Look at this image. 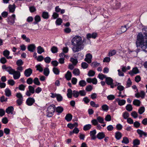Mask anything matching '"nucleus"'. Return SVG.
<instances>
[{"mask_svg":"<svg viewBox=\"0 0 147 147\" xmlns=\"http://www.w3.org/2000/svg\"><path fill=\"white\" fill-rule=\"evenodd\" d=\"M133 123L134 127L136 128L139 127L140 124V123L138 121L134 122Z\"/></svg>","mask_w":147,"mask_h":147,"instance_id":"nucleus-63","label":"nucleus"},{"mask_svg":"<svg viewBox=\"0 0 147 147\" xmlns=\"http://www.w3.org/2000/svg\"><path fill=\"white\" fill-rule=\"evenodd\" d=\"M28 89L29 91L32 94H34L35 92L34 88L31 86H28Z\"/></svg>","mask_w":147,"mask_h":147,"instance_id":"nucleus-42","label":"nucleus"},{"mask_svg":"<svg viewBox=\"0 0 147 147\" xmlns=\"http://www.w3.org/2000/svg\"><path fill=\"white\" fill-rule=\"evenodd\" d=\"M57 47H55V46H53L51 48V51L53 53H56L57 52Z\"/></svg>","mask_w":147,"mask_h":147,"instance_id":"nucleus-51","label":"nucleus"},{"mask_svg":"<svg viewBox=\"0 0 147 147\" xmlns=\"http://www.w3.org/2000/svg\"><path fill=\"white\" fill-rule=\"evenodd\" d=\"M23 61L21 59H19L16 62V64L18 66H20L22 65L23 64Z\"/></svg>","mask_w":147,"mask_h":147,"instance_id":"nucleus-58","label":"nucleus"},{"mask_svg":"<svg viewBox=\"0 0 147 147\" xmlns=\"http://www.w3.org/2000/svg\"><path fill=\"white\" fill-rule=\"evenodd\" d=\"M129 141L128 138L126 137H125L123 138V140L121 142L125 144H127L129 143Z\"/></svg>","mask_w":147,"mask_h":147,"instance_id":"nucleus-33","label":"nucleus"},{"mask_svg":"<svg viewBox=\"0 0 147 147\" xmlns=\"http://www.w3.org/2000/svg\"><path fill=\"white\" fill-rule=\"evenodd\" d=\"M139 73V71L137 67H134L133 68L132 70L129 71L128 73L130 75L133 76L134 74H136Z\"/></svg>","mask_w":147,"mask_h":147,"instance_id":"nucleus-8","label":"nucleus"},{"mask_svg":"<svg viewBox=\"0 0 147 147\" xmlns=\"http://www.w3.org/2000/svg\"><path fill=\"white\" fill-rule=\"evenodd\" d=\"M127 30V26L126 25L124 26H121V28L119 30V33H122L125 32Z\"/></svg>","mask_w":147,"mask_h":147,"instance_id":"nucleus-25","label":"nucleus"},{"mask_svg":"<svg viewBox=\"0 0 147 147\" xmlns=\"http://www.w3.org/2000/svg\"><path fill=\"white\" fill-rule=\"evenodd\" d=\"M72 75L71 72L69 71H68L67 73L65 74V77L67 80H71Z\"/></svg>","mask_w":147,"mask_h":147,"instance_id":"nucleus-18","label":"nucleus"},{"mask_svg":"<svg viewBox=\"0 0 147 147\" xmlns=\"http://www.w3.org/2000/svg\"><path fill=\"white\" fill-rule=\"evenodd\" d=\"M97 119L99 123H105L104 122V119L103 118L100 116H99L97 117Z\"/></svg>","mask_w":147,"mask_h":147,"instance_id":"nucleus-43","label":"nucleus"},{"mask_svg":"<svg viewBox=\"0 0 147 147\" xmlns=\"http://www.w3.org/2000/svg\"><path fill=\"white\" fill-rule=\"evenodd\" d=\"M21 37L22 38V39L24 40L26 42H30V39L29 38L27 37L26 35H25V34L22 35Z\"/></svg>","mask_w":147,"mask_h":147,"instance_id":"nucleus-34","label":"nucleus"},{"mask_svg":"<svg viewBox=\"0 0 147 147\" xmlns=\"http://www.w3.org/2000/svg\"><path fill=\"white\" fill-rule=\"evenodd\" d=\"M132 84V82L130 79L129 78L127 82L126 87L127 88L130 87Z\"/></svg>","mask_w":147,"mask_h":147,"instance_id":"nucleus-54","label":"nucleus"},{"mask_svg":"<svg viewBox=\"0 0 147 147\" xmlns=\"http://www.w3.org/2000/svg\"><path fill=\"white\" fill-rule=\"evenodd\" d=\"M53 71L55 74L56 75L59 74V71L58 69L56 67H54L53 69Z\"/></svg>","mask_w":147,"mask_h":147,"instance_id":"nucleus-57","label":"nucleus"},{"mask_svg":"<svg viewBox=\"0 0 147 147\" xmlns=\"http://www.w3.org/2000/svg\"><path fill=\"white\" fill-rule=\"evenodd\" d=\"M121 5L120 2L117 1L114 3L113 5L114 8L117 9L119 8L120 7Z\"/></svg>","mask_w":147,"mask_h":147,"instance_id":"nucleus-26","label":"nucleus"},{"mask_svg":"<svg viewBox=\"0 0 147 147\" xmlns=\"http://www.w3.org/2000/svg\"><path fill=\"white\" fill-rule=\"evenodd\" d=\"M36 48V47L34 44H31L28 45L27 49L29 51L33 52L34 50Z\"/></svg>","mask_w":147,"mask_h":147,"instance_id":"nucleus-12","label":"nucleus"},{"mask_svg":"<svg viewBox=\"0 0 147 147\" xmlns=\"http://www.w3.org/2000/svg\"><path fill=\"white\" fill-rule=\"evenodd\" d=\"M3 69H5L6 71L8 72L9 74H12L13 73L15 70L10 66L6 67L5 65H3L2 67Z\"/></svg>","mask_w":147,"mask_h":147,"instance_id":"nucleus-4","label":"nucleus"},{"mask_svg":"<svg viewBox=\"0 0 147 147\" xmlns=\"http://www.w3.org/2000/svg\"><path fill=\"white\" fill-rule=\"evenodd\" d=\"M35 21L33 22L34 24H36L41 21V18L38 15H36L34 18Z\"/></svg>","mask_w":147,"mask_h":147,"instance_id":"nucleus-15","label":"nucleus"},{"mask_svg":"<svg viewBox=\"0 0 147 147\" xmlns=\"http://www.w3.org/2000/svg\"><path fill=\"white\" fill-rule=\"evenodd\" d=\"M55 110V105L52 104L49 106L47 108V116L49 117H52Z\"/></svg>","mask_w":147,"mask_h":147,"instance_id":"nucleus-3","label":"nucleus"},{"mask_svg":"<svg viewBox=\"0 0 147 147\" xmlns=\"http://www.w3.org/2000/svg\"><path fill=\"white\" fill-rule=\"evenodd\" d=\"M79 95V92L74 90L73 91V96L75 98L78 97Z\"/></svg>","mask_w":147,"mask_h":147,"instance_id":"nucleus-41","label":"nucleus"},{"mask_svg":"<svg viewBox=\"0 0 147 147\" xmlns=\"http://www.w3.org/2000/svg\"><path fill=\"white\" fill-rule=\"evenodd\" d=\"M23 101V98H19L17 100L16 102H17V103L18 104V105H20L22 104V102Z\"/></svg>","mask_w":147,"mask_h":147,"instance_id":"nucleus-62","label":"nucleus"},{"mask_svg":"<svg viewBox=\"0 0 147 147\" xmlns=\"http://www.w3.org/2000/svg\"><path fill=\"white\" fill-rule=\"evenodd\" d=\"M86 82L84 80H82L80 81L79 83V85L81 87H84L86 84Z\"/></svg>","mask_w":147,"mask_h":147,"instance_id":"nucleus-32","label":"nucleus"},{"mask_svg":"<svg viewBox=\"0 0 147 147\" xmlns=\"http://www.w3.org/2000/svg\"><path fill=\"white\" fill-rule=\"evenodd\" d=\"M117 101L118 102V105L120 106L124 105L126 102V101L123 99L120 100L119 99H117Z\"/></svg>","mask_w":147,"mask_h":147,"instance_id":"nucleus-19","label":"nucleus"},{"mask_svg":"<svg viewBox=\"0 0 147 147\" xmlns=\"http://www.w3.org/2000/svg\"><path fill=\"white\" fill-rule=\"evenodd\" d=\"M92 37V35L90 34H88L87 35V37H86V39H84L85 40V41L87 40L88 42H90V40L89 39V38H91Z\"/></svg>","mask_w":147,"mask_h":147,"instance_id":"nucleus-55","label":"nucleus"},{"mask_svg":"<svg viewBox=\"0 0 147 147\" xmlns=\"http://www.w3.org/2000/svg\"><path fill=\"white\" fill-rule=\"evenodd\" d=\"M126 109L128 111H130L132 110L133 108L131 105L128 104L126 106Z\"/></svg>","mask_w":147,"mask_h":147,"instance_id":"nucleus-38","label":"nucleus"},{"mask_svg":"<svg viewBox=\"0 0 147 147\" xmlns=\"http://www.w3.org/2000/svg\"><path fill=\"white\" fill-rule=\"evenodd\" d=\"M135 96L137 98L141 97L142 98H144L145 96V93L143 90H141L140 92H138L135 94Z\"/></svg>","mask_w":147,"mask_h":147,"instance_id":"nucleus-7","label":"nucleus"},{"mask_svg":"<svg viewBox=\"0 0 147 147\" xmlns=\"http://www.w3.org/2000/svg\"><path fill=\"white\" fill-rule=\"evenodd\" d=\"M56 98L58 102L61 101L63 99V97L62 96H61V95L60 94H57L56 97Z\"/></svg>","mask_w":147,"mask_h":147,"instance_id":"nucleus-56","label":"nucleus"},{"mask_svg":"<svg viewBox=\"0 0 147 147\" xmlns=\"http://www.w3.org/2000/svg\"><path fill=\"white\" fill-rule=\"evenodd\" d=\"M131 115L134 118H136L138 117V114L135 111L132 112L131 113Z\"/></svg>","mask_w":147,"mask_h":147,"instance_id":"nucleus-49","label":"nucleus"},{"mask_svg":"<svg viewBox=\"0 0 147 147\" xmlns=\"http://www.w3.org/2000/svg\"><path fill=\"white\" fill-rule=\"evenodd\" d=\"M115 138L117 140H119L122 137V134L119 131H117L115 133Z\"/></svg>","mask_w":147,"mask_h":147,"instance_id":"nucleus-14","label":"nucleus"},{"mask_svg":"<svg viewBox=\"0 0 147 147\" xmlns=\"http://www.w3.org/2000/svg\"><path fill=\"white\" fill-rule=\"evenodd\" d=\"M44 60L46 63H49L50 62L51 59L49 57H47L44 58Z\"/></svg>","mask_w":147,"mask_h":147,"instance_id":"nucleus-47","label":"nucleus"},{"mask_svg":"<svg viewBox=\"0 0 147 147\" xmlns=\"http://www.w3.org/2000/svg\"><path fill=\"white\" fill-rule=\"evenodd\" d=\"M136 44L137 47H141L143 51L146 49L147 47V32H144L143 34L142 33L138 34Z\"/></svg>","mask_w":147,"mask_h":147,"instance_id":"nucleus-1","label":"nucleus"},{"mask_svg":"<svg viewBox=\"0 0 147 147\" xmlns=\"http://www.w3.org/2000/svg\"><path fill=\"white\" fill-rule=\"evenodd\" d=\"M10 54L9 51L7 50H5L3 52V55L5 57H7L9 56Z\"/></svg>","mask_w":147,"mask_h":147,"instance_id":"nucleus-40","label":"nucleus"},{"mask_svg":"<svg viewBox=\"0 0 147 147\" xmlns=\"http://www.w3.org/2000/svg\"><path fill=\"white\" fill-rule=\"evenodd\" d=\"M123 118L125 119H126L127 118H128V117H129V114L128 113H127V112H125L124 113H123Z\"/></svg>","mask_w":147,"mask_h":147,"instance_id":"nucleus-52","label":"nucleus"},{"mask_svg":"<svg viewBox=\"0 0 147 147\" xmlns=\"http://www.w3.org/2000/svg\"><path fill=\"white\" fill-rule=\"evenodd\" d=\"M63 108L61 107H58L56 108L55 111L58 113H61L63 111Z\"/></svg>","mask_w":147,"mask_h":147,"instance_id":"nucleus-30","label":"nucleus"},{"mask_svg":"<svg viewBox=\"0 0 147 147\" xmlns=\"http://www.w3.org/2000/svg\"><path fill=\"white\" fill-rule=\"evenodd\" d=\"M78 126V124L76 122L74 124L69 123L67 124V127L71 129H72L75 126L77 127Z\"/></svg>","mask_w":147,"mask_h":147,"instance_id":"nucleus-24","label":"nucleus"},{"mask_svg":"<svg viewBox=\"0 0 147 147\" xmlns=\"http://www.w3.org/2000/svg\"><path fill=\"white\" fill-rule=\"evenodd\" d=\"M36 70H38L39 71L41 72L43 71V68H42L40 64L36 66Z\"/></svg>","mask_w":147,"mask_h":147,"instance_id":"nucleus-36","label":"nucleus"},{"mask_svg":"<svg viewBox=\"0 0 147 147\" xmlns=\"http://www.w3.org/2000/svg\"><path fill=\"white\" fill-rule=\"evenodd\" d=\"M72 116L69 113L67 114L65 117V119L67 121H69L72 119Z\"/></svg>","mask_w":147,"mask_h":147,"instance_id":"nucleus-22","label":"nucleus"},{"mask_svg":"<svg viewBox=\"0 0 147 147\" xmlns=\"http://www.w3.org/2000/svg\"><path fill=\"white\" fill-rule=\"evenodd\" d=\"M105 119L107 121H110L111 119V116L110 115H107L105 117Z\"/></svg>","mask_w":147,"mask_h":147,"instance_id":"nucleus-60","label":"nucleus"},{"mask_svg":"<svg viewBox=\"0 0 147 147\" xmlns=\"http://www.w3.org/2000/svg\"><path fill=\"white\" fill-rule=\"evenodd\" d=\"M73 73L75 75L78 76L80 74V71L79 69H75L73 71Z\"/></svg>","mask_w":147,"mask_h":147,"instance_id":"nucleus-44","label":"nucleus"},{"mask_svg":"<svg viewBox=\"0 0 147 147\" xmlns=\"http://www.w3.org/2000/svg\"><path fill=\"white\" fill-rule=\"evenodd\" d=\"M16 16L15 14H13L11 16L9 17L7 20L9 24L10 25H13L15 22Z\"/></svg>","mask_w":147,"mask_h":147,"instance_id":"nucleus-5","label":"nucleus"},{"mask_svg":"<svg viewBox=\"0 0 147 147\" xmlns=\"http://www.w3.org/2000/svg\"><path fill=\"white\" fill-rule=\"evenodd\" d=\"M12 74H13V78L15 80L19 79L21 76L20 73L19 71L15 70Z\"/></svg>","mask_w":147,"mask_h":147,"instance_id":"nucleus-10","label":"nucleus"},{"mask_svg":"<svg viewBox=\"0 0 147 147\" xmlns=\"http://www.w3.org/2000/svg\"><path fill=\"white\" fill-rule=\"evenodd\" d=\"M102 109L103 111H107L109 109V107L106 105H104L102 106Z\"/></svg>","mask_w":147,"mask_h":147,"instance_id":"nucleus-50","label":"nucleus"},{"mask_svg":"<svg viewBox=\"0 0 147 147\" xmlns=\"http://www.w3.org/2000/svg\"><path fill=\"white\" fill-rule=\"evenodd\" d=\"M137 132L138 134L139 135V137H142L143 136L146 137L147 135V134L146 133L140 129H137Z\"/></svg>","mask_w":147,"mask_h":147,"instance_id":"nucleus-11","label":"nucleus"},{"mask_svg":"<svg viewBox=\"0 0 147 147\" xmlns=\"http://www.w3.org/2000/svg\"><path fill=\"white\" fill-rule=\"evenodd\" d=\"M14 110L13 107L12 106L8 107L6 109L5 111L8 114L13 113V112Z\"/></svg>","mask_w":147,"mask_h":147,"instance_id":"nucleus-16","label":"nucleus"},{"mask_svg":"<svg viewBox=\"0 0 147 147\" xmlns=\"http://www.w3.org/2000/svg\"><path fill=\"white\" fill-rule=\"evenodd\" d=\"M35 100L33 98L29 97L28 98L26 101V104L29 106L32 105L35 102Z\"/></svg>","mask_w":147,"mask_h":147,"instance_id":"nucleus-6","label":"nucleus"},{"mask_svg":"<svg viewBox=\"0 0 147 147\" xmlns=\"http://www.w3.org/2000/svg\"><path fill=\"white\" fill-rule=\"evenodd\" d=\"M105 82L108 85L111 84L113 82V79L110 77H106Z\"/></svg>","mask_w":147,"mask_h":147,"instance_id":"nucleus-17","label":"nucleus"},{"mask_svg":"<svg viewBox=\"0 0 147 147\" xmlns=\"http://www.w3.org/2000/svg\"><path fill=\"white\" fill-rule=\"evenodd\" d=\"M5 92L6 95L7 96H9L11 95V92L9 88H6L5 90Z\"/></svg>","mask_w":147,"mask_h":147,"instance_id":"nucleus-35","label":"nucleus"},{"mask_svg":"<svg viewBox=\"0 0 147 147\" xmlns=\"http://www.w3.org/2000/svg\"><path fill=\"white\" fill-rule=\"evenodd\" d=\"M99 78L101 80H102L105 78H106V76L105 75L101 74H99L98 76Z\"/></svg>","mask_w":147,"mask_h":147,"instance_id":"nucleus-59","label":"nucleus"},{"mask_svg":"<svg viewBox=\"0 0 147 147\" xmlns=\"http://www.w3.org/2000/svg\"><path fill=\"white\" fill-rule=\"evenodd\" d=\"M32 73V71L31 69L29 68L25 70L24 72L25 76L26 77H29Z\"/></svg>","mask_w":147,"mask_h":147,"instance_id":"nucleus-9","label":"nucleus"},{"mask_svg":"<svg viewBox=\"0 0 147 147\" xmlns=\"http://www.w3.org/2000/svg\"><path fill=\"white\" fill-rule=\"evenodd\" d=\"M145 108L144 107H140L138 110V112L140 114H142L144 111Z\"/></svg>","mask_w":147,"mask_h":147,"instance_id":"nucleus-46","label":"nucleus"},{"mask_svg":"<svg viewBox=\"0 0 147 147\" xmlns=\"http://www.w3.org/2000/svg\"><path fill=\"white\" fill-rule=\"evenodd\" d=\"M37 49V53L40 54H41L42 53L45 51L44 49L40 46L38 47Z\"/></svg>","mask_w":147,"mask_h":147,"instance_id":"nucleus-23","label":"nucleus"},{"mask_svg":"<svg viewBox=\"0 0 147 147\" xmlns=\"http://www.w3.org/2000/svg\"><path fill=\"white\" fill-rule=\"evenodd\" d=\"M67 97L69 98H71L72 95L73 94V91L71 89H68L67 90Z\"/></svg>","mask_w":147,"mask_h":147,"instance_id":"nucleus-20","label":"nucleus"},{"mask_svg":"<svg viewBox=\"0 0 147 147\" xmlns=\"http://www.w3.org/2000/svg\"><path fill=\"white\" fill-rule=\"evenodd\" d=\"M116 51L115 50H113L110 51L109 53L108 56L109 57L115 55L116 53Z\"/></svg>","mask_w":147,"mask_h":147,"instance_id":"nucleus-45","label":"nucleus"},{"mask_svg":"<svg viewBox=\"0 0 147 147\" xmlns=\"http://www.w3.org/2000/svg\"><path fill=\"white\" fill-rule=\"evenodd\" d=\"M70 61L74 65H76L78 63L77 59H75L73 58H71Z\"/></svg>","mask_w":147,"mask_h":147,"instance_id":"nucleus-53","label":"nucleus"},{"mask_svg":"<svg viewBox=\"0 0 147 147\" xmlns=\"http://www.w3.org/2000/svg\"><path fill=\"white\" fill-rule=\"evenodd\" d=\"M105 136V135L103 132L99 133L97 135V138L99 139H103Z\"/></svg>","mask_w":147,"mask_h":147,"instance_id":"nucleus-31","label":"nucleus"},{"mask_svg":"<svg viewBox=\"0 0 147 147\" xmlns=\"http://www.w3.org/2000/svg\"><path fill=\"white\" fill-rule=\"evenodd\" d=\"M42 16L45 19H47L49 17L48 13L45 11L43 12L42 13Z\"/></svg>","mask_w":147,"mask_h":147,"instance_id":"nucleus-27","label":"nucleus"},{"mask_svg":"<svg viewBox=\"0 0 147 147\" xmlns=\"http://www.w3.org/2000/svg\"><path fill=\"white\" fill-rule=\"evenodd\" d=\"M9 11L10 12L13 13L15 10V5L14 4L13 5H9L8 7Z\"/></svg>","mask_w":147,"mask_h":147,"instance_id":"nucleus-21","label":"nucleus"},{"mask_svg":"<svg viewBox=\"0 0 147 147\" xmlns=\"http://www.w3.org/2000/svg\"><path fill=\"white\" fill-rule=\"evenodd\" d=\"M34 84L37 85H39L40 83L38 79L37 78H35L33 80Z\"/></svg>","mask_w":147,"mask_h":147,"instance_id":"nucleus-39","label":"nucleus"},{"mask_svg":"<svg viewBox=\"0 0 147 147\" xmlns=\"http://www.w3.org/2000/svg\"><path fill=\"white\" fill-rule=\"evenodd\" d=\"M49 69L47 67L45 68L44 69L43 74L46 76H48L49 74Z\"/></svg>","mask_w":147,"mask_h":147,"instance_id":"nucleus-28","label":"nucleus"},{"mask_svg":"<svg viewBox=\"0 0 147 147\" xmlns=\"http://www.w3.org/2000/svg\"><path fill=\"white\" fill-rule=\"evenodd\" d=\"M8 83L9 84L13 86L15 84V82L13 80L10 79L8 80Z\"/></svg>","mask_w":147,"mask_h":147,"instance_id":"nucleus-64","label":"nucleus"},{"mask_svg":"<svg viewBox=\"0 0 147 147\" xmlns=\"http://www.w3.org/2000/svg\"><path fill=\"white\" fill-rule=\"evenodd\" d=\"M33 82V80L32 78H29L26 81L27 83L28 84H31Z\"/></svg>","mask_w":147,"mask_h":147,"instance_id":"nucleus-61","label":"nucleus"},{"mask_svg":"<svg viewBox=\"0 0 147 147\" xmlns=\"http://www.w3.org/2000/svg\"><path fill=\"white\" fill-rule=\"evenodd\" d=\"M140 140L138 139H136L133 140V145H138L140 144Z\"/></svg>","mask_w":147,"mask_h":147,"instance_id":"nucleus-37","label":"nucleus"},{"mask_svg":"<svg viewBox=\"0 0 147 147\" xmlns=\"http://www.w3.org/2000/svg\"><path fill=\"white\" fill-rule=\"evenodd\" d=\"M133 104L135 105L139 106L141 103L140 101L138 99H134L133 101Z\"/></svg>","mask_w":147,"mask_h":147,"instance_id":"nucleus-29","label":"nucleus"},{"mask_svg":"<svg viewBox=\"0 0 147 147\" xmlns=\"http://www.w3.org/2000/svg\"><path fill=\"white\" fill-rule=\"evenodd\" d=\"M71 42L72 44L74 46L72 49L74 53L78 52L83 48V42H85V40H83L82 41L80 36H75L72 38Z\"/></svg>","mask_w":147,"mask_h":147,"instance_id":"nucleus-2","label":"nucleus"},{"mask_svg":"<svg viewBox=\"0 0 147 147\" xmlns=\"http://www.w3.org/2000/svg\"><path fill=\"white\" fill-rule=\"evenodd\" d=\"M91 125L90 124L86 125L84 127V130L85 131L88 130L91 128Z\"/></svg>","mask_w":147,"mask_h":147,"instance_id":"nucleus-48","label":"nucleus"},{"mask_svg":"<svg viewBox=\"0 0 147 147\" xmlns=\"http://www.w3.org/2000/svg\"><path fill=\"white\" fill-rule=\"evenodd\" d=\"M92 56L90 54H88L86 55V57L85 59V61L88 63H90L91 62V58Z\"/></svg>","mask_w":147,"mask_h":147,"instance_id":"nucleus-13","label":"nucleus"}]
</instances>
